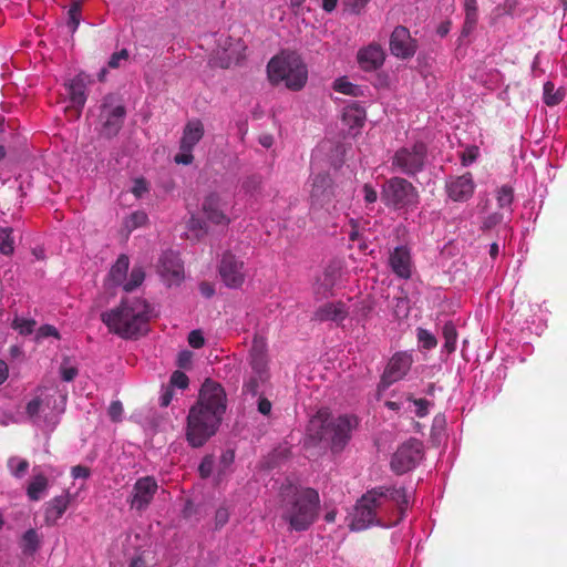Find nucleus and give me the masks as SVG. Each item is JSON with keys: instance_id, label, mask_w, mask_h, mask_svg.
<instances>
[{"instance_id": "nucleus-9", "label": "nucleus", "mask_w": 567, "mask_h": 567, "mask_svg": "<svg viewBox=\"0 0 567 567\" xmlns=\"http://www.w3.org/2000/svg\"><path fill=\"white\" fill-rule=\"evenodd\" d=\"M333 182L328 173H319L312 177L310 204L312 209H324L329 214L337 210L333 204Z\"/></svg>"}, {"instance_id": "nucleus-1", "label": "nucleus", "mask_w": 567, "mask_h": 567, "mask_svg": "<svg viewBox=\"0 0 567 567\" xmlns=\"http://www.w3.org/2000/svg\"><path fill=\"white\" fill-rule=\"evenodd\" d=\"M409 501L404 487L378 486L367 491L354 506L349 527L361 532L371 526L390 527L403 519Z\"/></svg>"}, {"instance_id": "nucleus-18", "label": "nucleus", "mask_w": 567, "mask_h": 567, "mask_svg": "<svg viewBox=\"0 0 567 567\" xmlns=\"http://www.w3.org/2000/svg\"><path fill=\"white\" fill-rule=\"evenodd\" d=\"M474 189L475 183L471 173L451 177L446 182L447 195L454 202H465L470 199L474 194Z\"/></svg>"}, {"instance_id": "nucleus-40", "label": "nucleus", "mask_w": 567, "mask_h": 567, "mask_svg": "<svg viewBox=\"0 0 567 567\" xmlns=\"http://www.w3.org/2000/svg\"><path fill=\"white\" fill-rule=\"evenodd\" d=\"M264 382L265 381H261L258 378V375L254 373L252 377H250L246 382H244L243 393L250 394L251 396L258 395L259 385H260V383H264Z\"/></svg>"}, {"instance_id": "nucleus-42", "label": "nucleus", "mask_w": 567, "mask_h": 567, "mask_svg": "<svg viewBox=\"0 0 567 567\" xmlns=\"http://www.w3.org/2000/svg\"><path fill=\"white\" fill-rule=\"evenodd\" d=\"M213 470H214V458L213 456H205L199 466H198V472H199V475L202 478H208L212 473H213Z\"/></svg>"}, {"instance_id": "nucleus-28", "label": "nucleus", "mask_w": 567, "mask_h": 567, "mask_svg": "<svg viewBox=\"0 0 567 567\" xmlns=\"http://www.w3.org/2000/svg\"><path fill=\"white\" fill-rule=\"evenodd\" d=\"M48 486V478L41 473L37 474L28 485L27 495L31 501H39Z\"/></svg>"}, {"instance_id": "nucleus-64", "label": "nucleus", "mask_w": 567, "mask_h": 567, "mask_svg": "<svg viewBox=\"0 0 567 567\" xmlns=\"http://www.w3.org/2000/svg\"><path fill=\"white\" fill-rule=\"evenodd\" d=\"M465 13H477V1L476 0H464Z\"/></svg>"}, {"instance_id": "nucleus-14", "label": "nucleus", "mask_w": 567, "mask_h": 567, "mask_svg": "<svg viewBox=\"0 0 567 567\" xmlns=\"http://www.w3.org/2000/svg\"><path fill=\"white\" fill-rule=\"evenodd\" d=\"M416 41L412 39L408 28L398 25L390 37V51L400 59H410L416 52Z\"/></svg>"}, {"instance_id": "nucleus-11", "label": "nucleus", "mask_w": 567, "mask_h": 567, "mask_svg": "<svg viewBox=\"0 0 567 567\" xmlns=\"http://www.w3.org/2000/svg\"><path fill=\"white\" fill-rule=\"evenodd\" d=\"M205 128L200 120L195 118L186 123L179 141V152L174 157L176 164L189 165L193 163V150L203 138Z\"/></svg>"}, {"instance_id": "nucleus-3", "label": "nucleus", "mask_w": 567, "mask_h": 567, "mask_svg": "<svg viewBox=\"0 0 567 567\" xmlns=\"http://www.w3.org/2000/svg\"><path fill=\"white\" fill-rule=\"evenodd\" d=\"M281 518L290 529L303 532L317 520L320 511V496L311 487L284 485L280 489Z\"/></svg>"}, {"instance_id": "nucleus-60", "label": "nucleus", "mask_w": 567, "mask_h": 567, "mask_svg": "<svg viewBox=\"0 0 567 567\" xmlns=\"http://www.w3.org/2000/svg\"><path fill=\"white\" fill-rule=\"evenodd\" d=\"M188 228L190 230H200L203 231V234H206L207 233V229L205 228V223L203 220H200L199 218L195 217V216H192L189 221H188Z\"/></svg>"}, {"instance_id": "nucleus-38", "label": "nucleus", "mask_w": 567, "mask_h": 567, "mask_svg": "<svg viewBox=\"0 0 567 567\" xmlns=\"http://www.w3.org/2000/svg\"><path fill=\"white\" fill-rule=\"evenodd\" d=\"M80 16H81V3L79 1L72 2L69 9V21L68 27L71 32H75L80 24Z\"/></svg>"}, {"instance_id": "nucleus-61", "label": "nucleus", "mask_w": 567, "mask_h": 567, "mask_svg": "<svg viewBox=\"0 0 567 567\" xmlns=\"http://www.w3.org/2000/svg\"><path fill=\"white\" fill-rule=\"evenodd\" d=\"M28 468L29 462L27 460H20L12 473L16 477H22L24 473L28 471Z\"/></svg>"}, {"instance_id": "nucleus-17", "label": "nucleus", "mask_w": 567, "mask_h": 567, "mask_svg": "<svg viewBox=\"0 0 567 567\" xmlns=\"http://www.w3.org/2000/svg\"><path fill=\"white\" fill-rule=\"evenodd\" d=\"M249 364L255 374L261 381L268 379V357L267 343L261 336L255 334L252 339L251 349L249 351Z\"/></svg>"}, {"instance_id": "nucleus-33", "label": "nucleus", "mask_w": 567, "mask_h": 567, "mask_svg": "<svg viewBox=\"0 0 567 567\" xmlns=\"http://www.w3.org/2000/svg\"><path fill=\"white\" fill-rule=\"evenodd\" d=\"M145 274L141 267H134L130 274L128 280L124 284L123 288L130 292L137 288L144 281Z\"/></svg>"}, {"instance_id": "nucleus-5", "label": "nucleus", "mask_w": 567, "mask_h": 567, "mask_svg": "<svg viewBox=\"0 0 567 567\" xmlns=\"http://www.w3.org/2000/svg\"><path fill=\"white\" fill-rule=\"evenodd\" d=\"M352 420L347 415L332 417L328 410H319L308 424L309 436L326 442L333 452H340L350 440Z\"/></svg>"}, {"instance_id": "nucleus-22", "label": "nucleus", "mask_w": 567, "mask_h": 567, "mask_svg": "<svg viewBox=\"0 0 567 567\" xmlns=\"http://www.w3.org/2000/svg\"><path fill=\"white\" fill-rule=\"evenodd\" d=\"M385 53L381 45L371 43L358 51L357 61L359 66L365 71H375L383 65Z\"/></svg>"}, {"instance_id": "nucleus-29", "label": "nucleus", "mask_w": 567, "mask_h": 567, "mask_svg": "<svg viewBox=\"0 0 567 567\" xmlns=\"http://www.w3.org/2000/svg\"><path fill=\"white\" fill-rule=\"evenodd\" d=\"M40 548V538L35 529H28L21 540V549L24 555L32 556Z\"/></svg>"}, {"instance_id": "nucleus-55", "label": "nucleus", "mask_w": 567, "mask_h": 567, "mask_svg": "<svg viewBox=\"0 0 567 567\" xmlns=\"http://www.w3.org/2000/svg\"><path fill=\"white\" fill-rule=\"evenodd\" d=\"M271 408L272 404L267 398L261 395L258 398L257 410L260 414L265 416L269 415L271 413Z\"/></svg>"}, {"instance_id": "nucleus-51", "label": "nucleus", "mask_w": 567, "mask_h": 567, "mask_svg": "<svg viewBox=\"0 0 567 567\" xmlns=\"http://www.w3.org/2000/svg\"><path fill=\"white\" fill-rule=\"evenodd\" d=\"M131 190L135 197L141 198L145 193L148 192L147 182L144 178H136Z\"/></svg>"}, {"instance_id": "nucleus-48", "label": "nucleus", "mask_w": 567, "mask_h": 567, "mask_svg": "<svg viewBox=\"0 0 567 567\" xmlns=\"http://www.w3.org/2000/svg\"><path fill=\"white\" fill-rule=\"evenodd\" d=\"M48 337H54L56 339H60V333L58 329L54 326L51 324H43L39 328L37 332V338H48Z\"/></svg>"}, {"instance_id": "nucleus-32", "label": "nucleus", "mask_w": 567, "mask_h": 567, "mask_svg": "<svg viewBox=\"0 0 567 567\" xmlns=\"http://www.w3.org/2000/svg\"><path fill=\"white\" fill-rule=\"evenodd\" d=\"M14 241L11 228H0V251L3 255H11L14 250Z\"/></svg>"}, {"instance_id": "nucleus-16", "label": "nucleus", "mask_w": 567, "mask_h": 567, "mask_svg": "<svg viewBox=\"0 0 567 567\" xmlns=\"http://www.w3.org/2000/svg\"><path fill=\"white\" fill-rule=\"evenodd\" d=\"M161 277L168 282L178 284L184 278V266L178 254L168 250L162 254L157 265Z\"/></svg>"}, {"instance_id": "nucleus-49", "label": "nucleus", "mask_w": 567, "mask_h": 567, "mask_svg": "<svg viewBox=\"0 0 567 567\" xmlns=\"http://www.w3.org/2000/svg\"><path fill=\"white\" fill-rule=\"evenodd\" d=\"M260 185H261V178L259 176L254 175V176L246 178V181L243 184V187L246 192L252 194L260 189Z\"/></svg>"}, {"instance_id": "nucleus-31", "label": "nucleus", "mask_w": 567, "mask_h": 567, "mask_svg": "<svg viewBox=\"0 0 567 567\" xmlns=\"http://www.w3.org/2000/svg\"><path fill=\"white\" fill-rule=\"evenodd\" d=\"M564 97V93L560 91H555V85L553 82H546L544 84V102L548 106L557 105L561 102Z\"/></svg>"}, {"instance_id": "nucleus-37", "label": "nucleus", "mask_w": 567, "mask_h": 567, "mask_svg": "<svg viewBox=\"0 0 567 567\" xmlns=\"http://www.w3.org/2000/svg\"><path fill=\"white\" fill-rule=\"evenodd\" d=\"M417 341L421 343L422 348L426 350L434 349L437 346V340L434 337L433 333H431L429 330L419 328L417 329Z\"/></svg>"}, {"instance_id": "nucleus-23", "label": "nucleus", "mask_w": 567, "mask_h": 567, "mask_svg": "<svg viewBox=\"0 0 567 567\" xmlns=\"http://www.w3.org/2000/svg\"><path fill=\"white\" fill-rule=\"evenodd\" d=\"M103 113L102 134L107 138L116 136L124 123L126 115L125 106L120 104L109 110L106 103H104Z\"/></svg>"}, {"instance_id": "nucleus-41", "label": "nucleus", "mask_w": 567, "mask_h": 567, "mask_svg": "<svg viewBox=\"0 0 567 567\" xmlns=\"http://www.w3.org/2000/svg\"><path fill=\"white\" fill-rule=\"evenodd\" d=\"M408 400L413 402V404L415 405L416 416L424 417L427 415L429 406L431 404L430 401H427L426 399H413L411 395L408 396Z\"/></svg>"}, {"instance_id": "nucleus-6", "label": "nucleus", "mask_w": 567, "mask_h": 567, "mask_svg": "<svg viewBox=\"0 0 567 567\" xmlns=\"http://www.w3.org/2000/svg\"><path fill=\"white\" fill-rule=\"evenodd\" d=\"M267 74L271 84L284 83L290 91H300L308 80L307 66L295 52L272 56L267 64Z\"/></svg>"}, {"instance_id": "nucleus-20", "label": "nucleus", "mask_w": 567, "mask_h": 567, "mask_svg": "<svg viewBox=\"0 0 567 567\" xmlns=\"http://www.w3.org/2000/svg\"><path fill=\"white\" fill-rule=\"evenodd\" d=\"M389 266L393 274L401 279H410L412 276V257L406 246L395 247L389 256Z\"/></svg>"}, {"instance_id": "nucleus-12", "label": "nucleus", "mask_w": 567, "mask_h": 567, "mask_svg": "<svg viewBox=\"0 0 567 567\" xmlns=\"http://www.w3.org/2000/svg\"><path fill=\"white\" fill-rule=\"evenodd\" d=\"M218 270L223 282L229 288H239L245 281V264L231 251L223 254Z\"/></svg>"}, {"instance_id": "nucleus-52", "label": "nucleus", "mask_w": 567, "mask_h": 567, "mask_svg": "<svg viewBox=\"0 0 567 567\" xmlns=\"http://www.w3.org/2000/svg\"><path fill=\"white\" fill-rule=\"evenodd\" d=\"M123 414V406L120 401H113L109 408V415L113 422L121 421Z\"/></svg>"}, {"instance_id": "nucleus-47", "label": "nucleus", "mask_w": 567, "mask_h": 567, "mask_svg": "<svg viewBox=\"0 0 567 567\" xmlns=\"http://www.w3.org/2000/svg\"><path fill=\"white\" fill-rule=\"evenodd\" d=\"M229 519V513L225 507H219L215 513V529L224 527Z\"/></svg>"}, {"instance_id": "nucleus-10", "label": "nucleus", "mask_w": 567, "mask_h": 567, "mask_svg": "<svg viewBox=\"0 0 567 567\" xmlns=\"http://www.w3.org/2000/svg\"><path fill=\"white\" fill-rule=\"evenodd\" d=\"M423 445L417 439H411L398 447L391 458V470L398 474H404L416 466L422 460Z\"/></svg>"}, {"instance_id": "nucleus-26", "label": "nucleus", "mask_w": 567, "mask_h": 567, "mask_svg": "<svg viewBox=\"0 0 567 567\" xmlns=\"http://www.w3.org/2000/svg\"><path fill=\"white\" fill-rule=\"evenodd\" d=\"M365 118V110L358 102H353L343 109L342 121L351 130L363 127Z\"/></svg>"}, {"instance_id": "nucleus-50", "label": "nucleus", "mask_w": 567, "mask_h": 567, "mask_svg": "<svg viewBox=\"0 0 567 567\" xmlns=\"http://www.w3.org/2000/svg\"><path fill=\"white\" fill-rule=\"evenodd\" d=\"M188 343L194 349H200L205 344V339L199 330H193L188 334Z\"/></svg>"}, {"instance_id": "nucleus-25", "label": "nucleus", "mask_w": 567, "mask_h": 567, "mask_svg": "<svg viewBox=\"0 0 567 567\" xmlns=\"http://www.w3.org/2000/svg\"><path fill=\"white\" fill-rule=\"evenodd\" d=\"M70 505V494L65 493L55 496L47 503L44 520L47 525H54L65 513Z\"/></svg>"}, {"instance_id": "nucleus-57", "label": "nucleus", "mask_w": 567, "mask_h": 567, "mask_svg": "<svg viewBox=\"0 0 567 567\" xmlns=\"http://www.w3.org/2000/svg\"><path fill=\"white\" fill-rule=\"evenodd\" d=\"M78 375V369L74 367H62L61 368V378L65 382H71Z\"/></svg>"}, {"instance_id": "nucleus-53", "label": "nucleus", "mask_w": 567, "mask_h": 567, "mask_svg": "<svg viewBox=\"0 0 567 567\" xmlns=\"http://www.w3.org/2000/svg\"><path fill=\"white\" fill-rule=\"evenodd\" d=\"M128 59V52L126 49H122L121 51L118 52H115L111 55L110 60H109V66L112 68V69H115V68H118L120 66V62L122 60H127Z\"/></svg>"}, {"instance_id": "nucleus-54", "label": "nucleus", "mask_w": 567, "mask_h": 567, "mask_svg": "<svg viewBox=\"0 0 567 567\" xmlns=\"http://www.w3.org/2000/svg\"><path fill=\"white\" fill-rule=\"evenodd\" d=\"M503 219V216L502 214L499 213H493L491 215H488L484 220H483V225H482V228L483 229H492L493 227H495L496 225H498Z\"/></svg>"}, {"instance_id": "nucleus-19", "label": "nucleus", "mask_w": 567, "mask_h": 567, "mask_svg": "<svg viewBox=\"0 0 567 567\" xmlns=\"http://www.w3.org/2000/svg\"><path fill=\"white\" fill-rule=\"evenodd\" d=\"M225 204L216 193L208 194L202 204V212L206 219L217 226H228L229 217L224 212Z\"/></svg>"}, {"instance_id": "nucleus-2", "label": "nucleus", "mask_w": 567, "mask_h": 567, "mask_svg": "<svg viewBox=\"0 0 567 567\" xmlns=\"http://www.w3.org/2000/svg\"><path fill=\"white\" fill-rule=\"evenodd\" d=\"M227 398L224 388L206 380L199 396L188 413L186 439L190 446H203L217 432L226 412Z\"/></svg>"}, {"instance_id": "nucleus-27", "label": "nucleus", "mask_w": 567, "mask_h": 567, "mask_svg": "<svg viewBox=\"0 0 567 567\" xmlns=\"http://www.w3.org/2000/svg\"><path fill=\"white\" fill-rule=\"evenodd\" d=\"M128 266V257L126 255H121L115 264L111 267L109 272V280H111L113 285H121L126 278Z\"/></svg>"}, {"instance_id": "nucleus-13", "label": "nucleus", "mask_w": 567, "mask_h": 567, "mask_svg": "<svg viewBox=\"0 0 567 567\" xmlns=\"http://www.w3.org/2000/svg\"><path fill=\"white\" fill-rule=\"evenodd\" d=\"M158 484L153 476H143L136 480L127 502L132 509L144 512L157 493Z\"/></svg>"}, {"instance_id": "nucleus-30", "label": "nucleus", "mask_w": 567, "mask_h": 567, "mask_svg": "<svg viewBox=\"0 0 567 567\" xmlns=\"http://www.w3.org/2000/svg\"><path fill=\"white\" fill-rule=\"evenodd\" d=\"M443 349L450 354L456 349L457 331L453 322L449 321L443 327Z\"/></svg>"}, {"instance_id": "nucleus-36", "label": "nucleus", "mask_w": 567, "mask_h": 567, "mask_svg": "<svg viewBox=\"0 0 567 567\" xmlns=\"http://www.w3.org/2000/svg\"><path fill=\"white\" fill-rule=\"evenodd\" d=\"M501 208L509 207L514 200V189L508 185H503L496 195Z\"/></svg>"}, {"instance_id": "nucleus-4", "label": "nucleus", "mask_w": 567, "mask_h": 567, "mask_svg": "<svg viewBox=\"0 0 567 567\" xmlns=\"http://www.w3.org/2000/svg\"><path fill=\"white\" fill-rule=\"evenodd\" d=\"M151 313L146 300L132 297L122 299L116 308L102 312L101 320L111 333L123 339H135L147 332Z\"/></svg>"}, {"instance_id": "nucleus-34", "label": "nucleus", "mask_w": 567, "mask_h": 567, "mask_svg": "<svg viewBox=\"0 0 567 567\" xmlns=\"http://www.w3.org/2000/svg\"><path fill=\"white\" fill-rule=\"evenodd\" d=\"M37 322L33 319L14 318L12 328L22 336L31 334L34 330Z\"/></svg>"}, {"instance_id": "nucleus-43", "label": "nucleus", "mask_w": 567, "mask_h": 567, "mask_svg": "<svg viewBox=\"0 0 567 567\" xmlns=\"http://www.w3.org/2000/svg\"><path fill=\"white\" fill-rule=\"evenodd\" d=\"M169 382L173 386L184 390L188 386L189 380L184 372L177 370L171 375Z\"/></svg>"}, {"instance_id": "nucleus-63", "label": "nucleus", "mask_w": 567, "mask_h": 567, "mask_svg": "<svg viewBox=\"0 0 567 567\" xmlns=\"http://www.w3.org/2000/svg\"><path fill=\"white\" fill-rule=\"evenodd\" d=\"M172 399H173V390L166 389L159 399L161 406H163V408L168 406L172 402Z\"/></svg>"}, {"instance_id": "nucleus-44", "label": "nucleus", "mask_w": 567, "mask_h": 567, "mask_svg": "<svg viewBox=\"0 0 567 567\" xmlns=\"http://www.w3.org/2000/svg\"><path fill=\"white\" fill-rule=\"evenodd\" d=\"M478 155H480V150L477 146L472 145V146L466 147L461 156L462 164L464 166H467V165L474 163L477 159Z\"/></svg>"}, {"instance_id": "nucleus-21", "label": "nucleus", "mask_w": 567, "mask_h": 567, "mask_svg": "<svg viewBox=\"0 0 567 567\" xmlns=\"http://www.w3.org/2000/svg\"><path fill=\"white\" fill-rule=\"evenodd\" d=\"M87 83L89 76L84 73L78 74L65 83V90L73 107L76 111V116H80L81 111L85 105Z\"/></svg>"}, {"instance_id": "nucleus-15", "label": "nucleus", "mask_w": 567, "mask_h": 567, "mask_svg": "<svg viewBox=\"0 0 567 567\" xmlns=\"http://www.w3.org/2000/svg\"><path fill=\"white\" fill-rule=\"evenodd\" d=\"M412 357L406 352L395 353L389 361L381 377V385L390 386L394 382L403 379L412 365Z\"/></svg>"}, {"instance_id": "nucleus-7", "label": "nucleus", "mask_w": 567, "mask_h": 567, "mask_svg": "<svg viewBox=\"0 0 567 567\" xmlns=\"http://www.w3.org/2000/svg\"><path fill=\"white\" fill-rule=\"evenodd\" d=\"M381 199L386 207L399 210L415 206L419 203V193L411 182L394 176L383 184Z\"/></svg>"}, {"instance_id": "nucleus-35", "label": "nucleus", "mask_w": 567, "mask_h": 567, "mask_svg": "<svg viewBox=\"0 0 567 567\" xmlns=\"http://www.w3.org/2000/svg\"><path fill=\"white\" fill-rule=\"evenodd\" d=\"M333 90L337 91V92L347 94V95L357 96L358 95V91H359V86L353 84V83H351V82H349L344 78H340V79H337L333 82Z\"/></svg>"}, {"instance_id": "nucleus-24", "label": "nucleus", "mask_w": 567, "mask_h": 567, "mask_svg": "<svg viewBox=\"0 0 567 567\" xmlns=\"http://www.w3.org/2000/svg\"><path fill=\"white\" fill-rule=\"evenodd\" d=\"M348 316L347 308L343 302H327L320 306L313 313V320L317 321H336L341 322Z\"/></svg>"}, {"instance_id": "nucleus-58", "label": "nucleus", "mask_w": 567, "mask_h": 567, "mask_svg": "<svg viewBox=\"0 0 567 567\" xmlns=\"http://www.w3.org/2000/svg\"><path fill=\"white\" fill-rule=\"evenodd\" d=\"M72 476L73 478H87L91 474V471L89 467L83 465H76L72 467Z\"/></svg>"}, {"instance_id": "nucleus-59", "label": "nucleus", "mask_w": 567, "mask_h": 567, "mask_svg": "<svg viewBox=\"0 0 567 567\" xmlns=\"http://www.w3.org/2000/svg\"><path fill=\"white\" fill-rule=\"evenodd\" d=\"M41 404H42V401L39 398L31 400L27 404V408H25L28 415H30V416L37 415L40 412Z\"/></svg>"}, {"instance_id": "nucleus-39", "label": "nucleus", "mask_w": 567, "mask_h": 567, "mask_svg": "<svg viewBox=\"0 0 567 567\" xmlns=\"http://www.w3.org/2000/svg\"><path fill=\"white\" fill-rule=\"evenodd\" d=\"M147 219L148 218L146 213L142 210L134 212L127 217L125 221V227L128 228L130 230L135 229L137 227L145 225Z\"/></svg>"}, {"instance_id": "nucleus-45", "label": "nucleus", "mask_w": 567, "mask_h": 567, "mask_svg": "<svg viewBox=\"0 0 567 567\" xmlns=\"http://www.w3.org/2000/svg\"><path fill=\"white\" fill-rule=\"evenodd\" d=\"M478 20V14L475 12L465 13V21L462 29L463 35H468L475 29Z\"/></svg>"}, {"instance_id": "nucleus-46", "label": "nucleus", "mask_w": 567, "mask_h": 567, "mask_svg": "<svg viewBox=\"0 0 567 567\" xmlns=\"http://www.w3.org/2000/svg\"><path fill=\"white\" fill-rule=\"evenodd\" d=\"M368 2L369 0H343V6L351 13L359 14Z\"/></svg>"}, {"instance_id": "nucleus-8", "label": "nucleus", "mask_w": 567, "mask_h": 567, "mask_svg": "<svg viewBox=\"0 0 567 567\" xmlns=\"http://www.w3.org/2000/svg\"><path fill=\"white\" fill-rule=\"evenodd\" d=\"M426 156V145L423 142H415L411 146H404L395 151L391 167L404 175L414 176L423 171Z\"/></svg>"}, {"instance_id": "nucleus-62", "label": "nucleus", "mask_w": 567, "mask_h": 567, "mask_svg": "<svg viewBox=\"0 0 567 567\" xmlns=\"http://www.w3.org/2000/svg\"><path fill=\"white\" fill-rule=\"evenodd\" d=\"M199 290L202 295L206 298H210L215 293V289L213 285H210L209 282H202L199 285Z\"/></svg>"}, {"instance_id": "nucleus-56", "label": "nucleus", "mask_w": 567, "mask_h": 567, "mask_svg": "<svg viewBox=\"0 0 567 567\" xmlns=\"http://www.w3.org/2000/svg\"><path fill=\"white\" fill-rule=\"evenodd\" d=\"M362 190L367 204H374L377 202L378 193L370 184H364Z\"/></svg>"}]
</instances>
